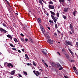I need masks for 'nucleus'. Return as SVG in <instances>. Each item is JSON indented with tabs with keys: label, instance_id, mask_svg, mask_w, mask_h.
Segmentation results:
<instances>
[{
	"label": "nucleus",
	"instance_id": "f257e3e1",
	"mask_svg": "<svg viewBox=\"0 0 78 78\" xmlns=\"http://www.w3.org/2000/svg\"><path fill=\"white\" fill-rule=\"evenodd\" d=\"M65 45H66V46H67V45H70L71 46H72L73 47V45H72L73 44V42H72L71 41H66L65 42Z\"/></svg>",
	"mask_w": 78,
	"mask_h": 78
},
{
	"label": "nucleus",
	"instance_id": "f03ea898",
	"mask_svg": "<svg viewBox=\"0 0 78 78\" xmlns=\"http://www.w3.org/2000/svg\"><path fill=\"white\" fill-rule=\"evenodd\" d=\"M51 17L52 19L54 21V22L55 23H56V21H57V19H58V18H56L55 17L56 19H55V16H54L53 15H51Z\"/></svg>",
	"mask_w": 78,
	"mask_h": 78
},
{
	"label": "nucleus",
	"instance_id": "7ed1b4c3",
	"mask_svg": "<svg viewBox=\"0 0 78 78\" xmlns=\"http://www.w3.org/2000/svg\"><path fill=\"white\" fill-rule=\"evenodd\" d=\"M47 42L50 44H53V41L51 39H47Z\"/></svg>",
	"mask_w": 78,
	"mask_h": 78
},
{
	"label": "nucleus",
	"instance_id": "20e7f679",
	"mask_svg": "<svg viewBox=\"0 0 78 78\" xmlns=\"http://www.w3.org/2000/svg\"><path fill=\"white\" fill-rule=\"evenodd\" d=\"M0 30L1 31H2V33H8V31H6V30L3 29L2 28H0Z\"/></svg>",
	"mask_w": 78,
	"mask_h": 78
},
{
	"label": "nucleus",
	"instance_id": "39448f33",
	"mask_svg": "<svg viewBox=\"0 0 78 78\" xmlns=\"http://www.w3.org/2000/svg\"><path fill=\"white\" fill-rule=\"evenodd\" d=\"M48 8L49 9H53L55 8V5H48Z\"/></svg>",
	"mask_w": 78,
	"mask_h": 78
},
{
	"label": "nucleus",
	"instance_id": "423d86ee",
	"mask_svg": "<svg viewBox=\"0 0 78 78\" xmlns=\"http://www.w3.org/2000/svg\"><path fill=\"white\" fill-rule=\"evenodd\" d=\"M42 53L44 55H47V51L46 49H44L42 51Z\"/></svg>",
	"mask_w": 78,
	"mask_h": 78
},
{
	"label": "nucleus",
	"instance_id": "0eeeda50",
	"mask_svg": "<svg viewBox=\"0 0 78 78\" xmlns=\"http://www.w3.org/2000/svg\"><path fill=\"white\" fill-rule=\"evenodd\" d=\"M51 64L52 66V67H56V63L54 62H51Z\"/></svg>",
	"mask_w": 78,
	"mask_h": 78
},
{
	"label": "nucleus",
	"instance_id": "6e6552de",
	"mask_svg": "<svg viewBox=\"0 0 78 78\" xmlns=\"http://www.w3.org/2000/svg\"><path fill=\"white\" fill-rule=\"evenodd\" d=\"M7 66L8 67H14L13 65L11 63H8L7 65Z\"/></svg>",
	"mask_w": 78,
	"mask_h": 78
},
{
	"label": "nucleus",
	"instance_id": "1a4fd4ad",
	"mask_svg": "<svg viewBox=\"0 0 78 78\" xmlns=\"http://www.w3.org/2000/svg\"><path fill=\"white\" fill-rule=\"evenodd\" d=\"M50 12L51 13V16L52 15V16H56V13H55V12H52V11H50Z\"/></svg>",
	"mask_w": 78,
	"mask_h": 78
},
{
	"label": "nucleus",
	"instance_id": "9d476101",
	"mask_svg": "<svg viewBox=\"0 0 78 78\" xmlns=\"http://www.w3.org/2000/svg\"><path fill=\"white\" fill-rule=\"evenodd\" d=\"M5 1L7 2V3H8L9 6V9H11V5H9V4L8 1H7V0H5Z\"/></svg>",
	"mask_w": 78,
	"mask_h": 78
},
{
	"label": "nucleus",
	"instance_id": "9b49d317",
	"mask_svg": "<svg viewBox=\"0 0 78 78\" xmlns=\"http://www.w3.org/2000/svg\"><path fill=\"white\" fill-rule=\"evenodd\" d=\"M65 55L67 59H70V56H69V55L68 54H66Z\"/></svg>",
	"mask_w": 78,
	"mask_h": 78
},
{
	"label": "nucleus",
	"instance_id": "f8f14e48",
	"mask_svg": "<svg viewBox=\"0 0 78 78\" xmlns=\"http://www.w3.org/2000/svg\"><path fill=\"white\" fill-rule=\"evenodd\" d=\"M69 28L70 30H72L73 29V27L72 26V24L71 23L69 26Z\"/></svg>",
	"mask_w": 78,
	"mask_h": 78
},
{
	"label": "nucleus",
	"instance_id": "ddd939ff",
	"mask_svg": "<svg viewBox=\"0 0 78 78\" xmlns=\"http://www.w3.org/2000/svg\"><path fill=\"white\" fill-rule=\"evenodd\" d=\"M15 72H16V70H13L10 73V74L12 75H13L15 73Z\"/></svg>",
	"mask_w": 78,
	"mask_h": 78
},
{
	"label": "nucleus",
	"instance_id": "4468645a",
	"mask_svg": "<svg viewBox=\"0 0 78 78\" xmlns=\"http://www.w3.org/2000/svg\"><path fill=\"white\" fill-rule=\"evenodd\" d=\"M35 74H36V75L37 76H38L39 75H40V73H39L38 72V71H35Z\"/></svg>",
	"mask_w": 78,
	"mask_h": 78
},
{
	"label": "nucleus",
	"instance_id": "2eb2a0df",
	"mask_svg": "<svg viewBox=\"0 0 78 78\" xmlns=\"http://www.w3.org/2000/svg\"><path fill=\"white\" fill-rule=\"evenodd\" d=\"M37 21L38 23H41V20L40 18H38L37 20Z\"/></svg>",
	"mask_w": 78,
	"mask_h": 78
},
{
	"label": "nucleus",
	"instance_id": "dca6fc26",
	"mask_svg": "<svg viewBox=\"0 0 78 78\" xmlns=\"http://www.w3.org/2000/svg\"><path fill=\"white\" fill-rule=\"evenodd\" d=\"M41 31H42L43 33L45 35V31L44 30V28H43L42 29H41Z\"/></svg>",
	"mask_w": 78,
	"mask_h": 78
},
{
	"label": "nucleus",
	"instance_id": "f3484780",
	"mask_svg": "<svg viewBox=\"0 0 78 78\" xmlns=\"http://www.w3.org/2000/svg\"><path fill=\"white\" fill-rule=\"evenodd\" d=\"M7 37H9V38H10L11 39H12V37L9 34L8 35H7Z\"/></svg>",
	"mask_w": 78,
	"mask_h": 78
},
{
	"label": "nucleus",
	"instance_id": "a211bd4d",
	"mask_svg": "<svg viewBox=\"0 0 78 78\" xmlns=\"http://www.w3.org/2000/svg\"><path fill=\"white\" fill-rule=\"evenodd\" d=\"M68 50H69V51L71 53V55H73V52H72V51H71V50H70V49L69 48Z\"/></svg>",
	"mask_w": 78,
	"mask_h": 78
},
{
	"label": "nucleus",
	"instance_id": "6ab92c4d",
	"mask_svg": "<svg viewBox=\"0 0 78 78\" xmlns=\"http://www.w3.org/2000/svg\"><path fill=\"white\" fill-rule=\"evenodd\" d=\"M25 56L26 57L25 58V59H30V58H28V56L27 54H25Z\"/></svg>",
	"mask_w": 78,
	"mask_h": 78
},
{
	"label": "nucleus",
	"instance_id": "aec40b11",
	"mask_svg": "<svg viewBox=\"0 0 78 78\" xmlns=\"http://www.w3.org/2000/svg\"><path fill=\"white\" fill-rule=\"evenodd\" d=\"M68 11V9L67 8H65L64 10V12H67Z\"/></svg>",
	"mask_w": 78,
	"mask_h": 78
},
{
	"label": "nucleus",
	"instance_id": "412c9836",
	"mask_svg": "<svg viewBox=\"0 0 78 78\" xmlns=\"http://www.w3.org/2000/svg\"><path fill=\"white\" fill-rule=\"evenodd\" d=\"M76 11L75 10L74 11L73 13V15L74 16H75V14H76Z\"/></svg>",
	"mask_w": 78,
	"mask_h": 78
},
{
	"label": "nucleus",
	"instance_id": "4be33fe9",
	"mask_svg": "<svg viewBox=\"0 0 78 78\" xmlns=\"http://www.w3.org/2000/svg\"><path fill=\"white\" fill-rule=\"evenodd\" d=\"M14 40L16 42H19V41H17V39L16 38H14Z\"/></svg>",
	"mask_w": 78,
	"mask_h": 78
},
{
	"label": "nucleus",
	"instance_id": "5701e85b",
	"mask_svg": "<svg viewBox=\"0 0 78 78\" xmlns=\"http://www.w3.org/2000/svg\"><path fill=\"white\" fill-rule=\"evenodd\" d=\"M57 66L58 67H61V65H60V64L59 63H58Z\"/></svg>",
	"mask_w": 78,
	"mask_h": 78
},
{
	"label": "nucleus",
	"instance_id": "b1692460",
	"mask_svg": "<svg viewBox=\"0 0 78 78\" xmlns=\"http://www.w3.org/2000/svg\"><path fill=\"white\" fill-rule=\"evenodd\" d=\"M33 64L35 66H36V63L34 61L33 62Z\"/></svg>",
	"mask_w": 78,
	"mask_h": 78
},
{
	"label": "nucleus",
	"instance_id": "393cba45",
	"mask_svg": "<svg viewBox=\"0 0 78 78\" xmlns=\"http://www.w3.org/2000/svg\"><path fill=\"white\" fill-rule=\"evenodd\" d=\"M59 13L58 12H57V17H59Z\"/></svg>",
	"mask_w": 78,
	"mask_h": 78
},
{
	"label": "nucleus",
	"instance_id": "a878e982",
	"mask_svg": "<svg viewBox=\"0 0 78 78\" xmlns=\"http://www.w3.org/2000/svg\"><path fill=\"white\" fill-rule=\"evenodd\" d=\"M21 40L22 41V42H25V40L23 38H21Z\"/></svg>",
	"mask_w": 78,
	"mask_h": 78
},
{
	"label": "nucleus",
	"instance_id": "bb28decb",
	"mask_svg": "<svg viewBox=\"0 0 78 78\" xmlns=\"http://www.w3.org/2000/svg\"><path fill=\"white\" fill-rule=\"evenodd\" d=\"M49 22H50V23H52V25H53V23H53V20H50Z\"/></svg>",
	"mask_w": 78,
	"mask_h": 78
},
{
	"label": "nucleus",
	"instance_id": "cd10ccee",
	"mask_svg": "<svg viewBox=\"0 0 78 78\" xmlns=\"http://www.w3.org/2000/svg\"><path fill=\"white\" fill-rule=\"evenodd\" d=\"M62 16L64 19H67V17H66V16H64L63 15Z\"/></svg>",
	"mask_w": 78,
	"mask_h": 78
},
{
	"label": "nucleus",
	"instance_id": "c85d7f7f",
	"mask_svg": "<svg viewBox=\"0 0 78 78\" xmlns=\"http://www.w3.org/2000/svg\"><path fill=\"white\" fill-rule=\"evenodd\" d=\"M9 44H10V46H11V47H13L14 48V45H13L12 44H11L10 43H9Z\"/></svg>",
	"mask_w": 78,
	"mask_h": 78
},
{
	"label": "nucleus",
	"instance_id": "c756f323",
	"mask_svg": "<svg viewBox=\"0 0 78 78\" xmlns=\"http://www.w3.org/2000/svg\"><path fill=\"white\" fill-rule=\"evenodd\" d=\"M48 3H49V4H50V5H53V2H52L51 1L49 2Z\"/></svg>",
	"mask_w": 78,
	"mask_h": 78
},
{
	"label": "nucleus",
	"instance_id": "7c9ffc66",
	"mask_svg": "<svg viewBox=\"0 0 78 78\" xmlns=\"http://www.w3.org/2000/svg\"><path fill=\"white\" fill-rule=\"evenodd\" d=\"M46 37H47V39H49L50 38V36L49 35H47L46 36Z\"/></svg>",
	"mask_w": 78,
	"mask_h": 78
},
{
	"label": "nucleus",
	"instance_id": "2f4dec72",
	"mask_svg": "<svg viewBox=\"0 0 78 78\" xmlns=\"http://www.w3.org/2000/svg\"><path fill=\"white\" fill-rule=\"evenodd\" d=\"M39 2L41 4H42V0H39Z\"/></svg>",
	"mask_w": 78,
	"mask_h": 78
},
{
	"label": "nucleus",
	"instance_id": "473e14b6",
	"mask_svg": "<svg viewBox=\"0 0 78 78\" xmlns=\"http://www.w3.org/2000/svg\"><path fill=\"white\" fill-rule=\"evenodd\" d=\"M40 27L41 29H42V28H44V27H43L42 26V25L41 24H40Z\"/></svg>",
	"mask_w": 78,
	"mask_h": 78
},
{
	"label": "nucleus",
	"instance_id": "72a5a7b5",
	"mask_svg": "<svg viewBox=\"0 0 78 78\" xmlns=\"http://www.w3.org/2000/svg\"><path fill=\"white\" fill-rule=\"evenodd\" d=\"M2 25L5 27H6V24L5 23H3Z\"/></svg>",
	"mask_w": 78,
	"mask_h": 78
},
{
	"label": "nucleus",
	"instance_id": "f704fd0d",
	"mask_svg": "<svg viewBox=\"0 0 78 78\" xmlns=\"http://www.w3.org/2000/svg\"><path fill=\"white\" fill-rule=\"evenodd\" d=\"M71 58L70 59H69V61H70L71 62H74V60H73L72 59V60H71Z\"/></svg>",
	"mask_w": 78,
	"mask_h": 78
},
{
	"label": "nucleus",
	"instance_id": "c9c22d12",
	"mask_svg": "<svg viewBox=\"0 0 78 78\" xmlns=\"http://www.w3.org/2000/svg\"><path fill=\"white\" fill-rule=\"evenodd\" d=\"M59 1L60 2H64V0H59Z\"/></svg>",
	"mask_w": 78,
	"mask_h": 78
},
{
	"label": "nucleus",
	"instance_id": "e433bc0d",
	"mask_svg": "<svg viewBox=\"0 0 78 78\" xmlns=\"http://www.w3.org/2000/svg\"><path fill=\"white\" fill-rule=\"evenodd\" d=\"M62 52H65L66 51H65V49L63 48V49H62Z\"/></svg>",
	"mask_w": 78,
	"mask_h": 78
},
{
	"label": "nucleus",
	"instance_id": "4c0bfd02",
	"mask_svg": "<svg viewBox=\"0 0 78 78\" xmlns=\"http://www.w3.org/2000/svg\"><path fill=\"white\" fill-rule=\"evenodd\" d=\"M62 69H63V68L62 67H60L59 68V70H62Z\"/></svg>",
	"mask_w": 78,
	"mask_h": 78
},
{
	"label": "nucleus",
	"instance_id": "58836bf2",
	"mask_svg": "<svg viewBox=\"0 0 78 78\" xmlns=\"http://www.w3.org/2000/svg\"><path fill=\"white\" fill-rule=\"evenodd\" d=\"M55 28H58V24H55Z\"/></svg>",
	"mask_w": 78,
	"mask_h": 78
},
{
	"label": "nucleus",
	"instance_id": "ea45409f",
	"mask_svg": "<svg viewBox=\"0 0 78 78\" xmlns=\"http://www.w3.org/2000/svg\"><path fill=\"white\" fill-rule=\"evenodd\" d=\"M57 31L58 33H61V32L60 31H59V30L57 29Z\"/></svg>",
	"mask_w": 78,
	"mask_h": 78
},
{
	"label": "nucleus",
	"instance_id": "a19ab883",
	"mask_svg": "<svg viewBox=\"0 0 78 78\" xmlns=\"http://www.w3.org/2000/svg\"><path fill=\"white\" fill-rule=\"evenodd\" d=\"M23 73L25 75H27V73L25 72V71H23Z\"/></svg>",
	"mask_w": 78,
	"mask_h": 78
},
{
	"label": "nucleus",
	"instance_id": "79ce46f5",
	"mask_svg": "<svg viewBox=\"0 0 78 78\" xmlns=\"http://www.w3.org/2000/svg\"><path fill=\"white\" fill-rule=\"evenodd\" d=\"M30 42H31L32 43V44H33V43H34L32 39H30Z\"/></svg>",
	"mask_w": 78,
	"mask_h": 78
},
{
	"label": "nucleus",
	"instance_id": "37998d69",
	"mask_svg": "<svg viewBox=\"0 0 78 78\" xmlns=\"http://www.w3.org/2000/svg\"><path fill=\"white\" fill-rule=\"evenodd\" d=\"M55 36L56 37H57V34L56 33H55L54 34Z\"/></svg>",
	"mask_w": 78,
	"mask_h": 78
},
{
	"label": "nucleus",
	"instance_id": "c03bdc74",
	"mask_svg": "<svg viewBox=\"0 0 78 78\" xmlns=\"http://www.w3.org/2000/svg\"><path fill=\"white\" fill-rule=\"evenodd\" d=\"M76 47H77L78 48V42L76 43Z\"/></svg>",
	"mask_w": 78,
	"mask_h": 78
},
{
	"label": "nucleus",
	"instance_id": "a18cd8bd",
	"mask_svg": "<svg viewBox=\"0 0 78 78\" xmlns=\"http://www.w3.org/2000/svg\"><path fill=\"white\" fill-rule=\"evenodd\" d=\"M12 49L13 50H15V51H17L16 48H12Z\"/></svg>",
	"mask_w": 78,
	"mask_h": 78
},
{
	"label": "nucleus",
	"instance_id": "49530a36",
	"mask_svg": "<svg viewBox=\"0 0 78 78\" xmlns=\"http://www.w3.org/2000/svg\"><path fill=\"white\" fill-rule=\"evenodd\" d=\"M72 31V33H74V30L73 29L72 30H71Z\"/></svg>",
	"mask_w": 78,
	"mask_h": 78
},
{
	"label": "nucleus",
	"instance_id": "de8ad7c7",
	"mask_svg": "<svg viewBox=\"0 0 78 78\" xmlns=\"http://www.w3.org/2000/svg\"><path fill=\"white\" fill-rule=\"evenodd\" d=\"M44 65H45V66L47 67H48V65L47 64V63H44Z\"/></svg>",
	"mask_w": 78,
	"mask_h": 78
},
{
	"label": "nucleus",
	"instance_id": "09e8293b",
	"mask_svg": "<svg viewBox=\"0 0 78 78\" xmlns=\"http://www.w3.org/2000/svg\"><path fill=\"white\" fill-rule=\"evenodd\" d=\"M6 27L7 28V29H10V28H9V26H6Z\"/></svg>",
	"mask_w": 78,
	"mask_h": 78
},
{
	"label": "nucleus",
	"instance_id": "8fccbe9b",
	"mask_svg": "<svg viewBox=\"0 0 78 78\" xmlns=\"http://www.w3.org/2000/svg\"><path fill=\"white\" fill-rule=\"evenodd\" d=\"M20 35L21 36H23H23H24V35H23V34L21 33L20 34Z\"/></svg>",
	"mask_w": 78,
	"mask_h": 78
},
{
	"label": "nucleus",
	"instance_id": "3c124183",
	"mask_svg": "<svg viewBox=\"0 0 78 78\" xmlns=\"http://www.w3.org/2000/svg\"><path fill=\"white\" fill-rule=\"evenodd\" d=\"M25 41H26V42H27V41H28V39H27V38H26V39H25Z\"/></svg>",
	"mask_w": 78,
	"mask_h": 78
},
{
	"label": "nucleus",
	"instance_id": "603ef678",
	"mask_svg": "<svg viewBox=\"0 0 78 78\" xmlns=\"http://www.w3.org/2000/svg\"><path fill=\"white\" fill-rule=\"evenodd\" d=\"M23 29L25 31H27V29L25 27H23Z\"/></svg>",
	"mask_w": 78,
	"mask_h": 78
},
{
	"label": "nucleus",
	"instance_id": "864d4df0",
	"mask_svg": "<svg viewBox=\"0 0 78 78\" xmlns=\"http://www.w3.org/2000/svg\"><path fill=\"white\" fill-rule=\"evenodd\" d=\"M73 69H74V70H76V67H73Z\"/></svg>",
	"mask_w": 78,
	"mask_h": 78
},
{
	"label": "nucleus",
	"instance_id": "5fc2aeb1",
	"mask_svg": "<svg viewBox=\"0 0 78 78\" xmlns=\"http://www.w3.org/2000/svg\"><path fill=\"white\" fill-rule=\"evenodd\" d=\"M57 53H58V55H59V56H61V54H60V53L59 52H58Z\"/></svg>",
	"mask_w": 78,
	"mask_h": 78
},
{
	"label": "nucleus",
	"instance_id": "6e6d98bb",
	"mask_svg": "<svg viewBox=\"0 0 78 78\" xmlns=\"http://www.w3.org/2000/svg\"><path fill=\"white\" fill-rule=\"evenodd\" d=\"M42 62H43L44 63H45V61H44L43 60H42Z\"/></svg>",
	"mask_w": 78,
	"mask_h": 78
},
{
	"label": "nucleus",
	"instance_id": "4d7b16f0",
	"mask_svg": "<svg viewBox=\"0 0 78 78\" xmlns=\"http://www.w3.org/2000/svg\"><path fill=\"white\" fill-rule=\"evenodd\" d=\"M18 51L19 53H21V51H20V50H18Z\"/></svg>",
	"mask_w": 78,
	"mask_h": 78
},
{
	"label": "nucleus",
	"instance_id": "13d9d810",
	"mask_svg": "<svg viewBox=\"0 0 78 78\" xmlns=\"http://www.w3.org/2000/svg\"><path fill=\"white\" fill-rule=\"evenodd\" d=\"M19 76H20V77H22V76L20 74L19 75Z\"/></svg>",
	"mask_w": 78,
	"mask_h": 78
},
{
	"label": "nucleus",
	"instance_id": "bf43d9fd",
	"mask_svg": "<svg viewBox=\"0 0 78 78\" xmlns=\"http://www.w3.org/2000/svg\"><path fill=\"white\" fill-rule=\"evenodd\" d=\"M47 28H48V30H50V27H48Z\"/></svg>",
	"mask_w": 78,
	"mask_h": 78
},
{
	"label": "nucleus",
	"instance_id": "052dcab7",
	"mask_svg": "<svg viewBox=\"0 0 78 78\" xmlns=\"http://www.w3.org/2000/svg\"><path fill=\"white\" fill-rule=\"evenodd\" d=\"M46 15L47 16H49V13H47Z\"/></svg>",
	"mask_w": 78,
	"mask_h": 78
},
{
	"label": "nucleus",
	"instance_id": "680f3d73",
	"mask_svg": "<svg viewBox=\"0 0 78 78\" xmlns=\"http://www.w3.org/2000/svg\"><path fill=\"white\" fill-rule=\"evenodd\" d=\"M33 72H34V74H35L36 72H35V71H34V70L33 71Z\"/></svg>",
	"mask_w": 78,
	"mask_h": 78
},
{
	"label": "nucleus",
	"instance_id": "e2e57ef3",
	"mask_svg": "<svg viewBox=\"0 0 78 78\" xmlns=\"http://www.w3.org/2000/svg\"><path fill=\"white\" fill-rule=\"evenodd\" d=\"M64 77H65V78H68V77H67L66 76H64Z\"/></svg>",
	"mask_w": 78,
	"mask_h": 78
},
{
	"label": "nucleus",
	"instance_id": "0e129e2a",
	"mask_svg": "<svg viewBox=\"0 0 78 78\" xmlns=\"http://www.w3.org/2000/svg\"><path fill=\"white\" fill-rule=\"evenodd\" d=\"M27 66H30V63H27Z\"/></svg>",
	"mask_w": 78,
	"mask_h": 78
},
{
	"label": "nucleus",
	"instance_id": "69168bd1",
	"mask_svg": "<svg viewBox=\"0 0 78 78\" xmlns=\"http://www.w3.org/2000/svg\"><path fill=\"white\" fill-rule=\"evenodd\" d=\"M22 50L23 51H24V49H22Z\"/></svg>",
	"mask_w": 78,
	"mask_h": 78
},
{
	"label": "nucleus",
	"instance_id": "338daca9",
	"mask_svg": "<svg viewBox=\"0 0 78 78\" xmlns=\"http://www.w3.org/2000/svg\"><path fill=\"white\" fill-rule=\"evenodd\" d=\"M76 74L77 75H78V71L77 73H76Z\"/></svg>",
	"mask_w": 78,
	"mask_h": 78
},
{
	"label": "nucleus",
	"instance_id": "774afa93",
	"mask_svg": "<svg viewBox=\"0 0 78 78\" xmlns=\"http://www.w3.org/2000/svg\"><path fill=\"white\" fill-rule=\"evenodd\" d=\"M61 36H62L63 35V33H61Z\"/></svg>",
	"mask_w": 78,
	"mask_h": 78
}]
</instances>
